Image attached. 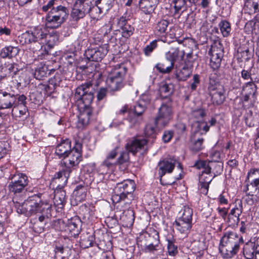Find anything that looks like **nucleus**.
<instances>
[{"mask_svg": "<svg viewBox=\"0 0 259 259\" xmlns=\"http://www.w3.org/2000/svg\"><path fill=\"white\" fill-rule=\"evenodd\" d=\"M19 50L17 47L8 46L5 47L2 51L1 56L3 58H12L16 56Z\"/></svg>", "mask_w": 259, "mask_h": 259, "instance_id": "obj_40", "label": "nucleus"}, {"mask_svg": "<svg viewBox=\"0 0 259 259\" xmlns=\"http://www.w3.org/2000/svg\"><path fill=\"white\" fill-rule=\"evenodd\" d=\"M174 226L180 233L187 235L190 231L192 224L179 218L175 221Z\"/></svg>", "mask_w": 259, "mask_h": 259, "instance_id": "obj_27", "label": "nucleus"}, {"mask_svg": "<svg viewBox=\"0 0 259 259\" xmlns=\"http://www.w3.org/2000/svg\"><path fill=\"white\" fill-rule=\"evenodd\" d=\"M140 10L146 15L142 21L144 23H148L151 19V15L154 11L156 6L152 0H140L139 3Z\"/></svg>", "mask_w": 259, "mask_h": 259, "instance_id": "obj_17", "label": "nucleus"}, {"mask_svg": "<svg viewBox=\"0 0 259 259\" xmlns=\"http://www.w3.org/2000/svg\"><path fill=\"white\" fill-rule=\"evenodd\" d=\"M128 159V155L126 152H122L120 153V156L116 161V163L122 164Z\"/></svg>", "mask_w": 259, "mask_h": 259, "instance_id": "obj_63", "label": "nucleus"}, {"mask_svg": "<svg viewBox=\"0 0 259 259\" xmlns=\"http://www.w3.org/2000/svg\"><path fill=\"white\" fill-rule=\"evenodd\" d=\"M108 52V45L104 44L98 47L88 49L84 54L89 60L98 62L102 60Z\"/></svg>", "mask_w": 259, "mask_h": 259, "instance_id": "obj_12", "label": "nucleus"}, {"mask_svg": "<svg viewBox=\"0 0 259 259\" xmlns=\"http://www.w3.org/2000/svg\"><path fill=\"white\" fill-rule=\"evenodd\" d=\"M94 237L92 235H88L87 237L81 239L80 245L84 248H87L93 246L94 242Z\"/></svg>", "mask_w": 259, "mask_h": 259, "instance_id": "obj_52", "label": "nucleus"}, {"mask_svg": "<svg viewBox=\"0 0 259 259\" xmlns=\"http://www.w3.org/2000/svg\"><path fill=\"white\" fill-rule=\"evenodd\" d=\"M152 238L154 239V241H149L146 244L145 249L149 251H153L156 250V247L158 246L159 243V233L156 230H153L151 233L145 234V237Z\"/></svg>", "mask_w": 259, "mask_h": 259, "instance_id": "obj_28", "label": "nucleus"}, {"mask_svg": "<svg viewBox=\"0 0 259 259\" xmlns=\"http://www.w3.org/2000/svg\"><path fill=\"white\" fill-rule=\"evenodd\" d=\"M25 205L28 208V216L45 212L48 213L52 210V204L47 201H42L40 198L36 195L29 197L26 200Z\"/></svg>", "mask_w": 259, "mask_h": 259, "instance_id": "obj_6", "label": "nucleus"}, {"mask_svg": "<svg viewBox=\"0 0 259 259\" xmlns=\"http://www.w3.org/2000/svg\"><path fill=\"white\" fill-rule=\"evenodd\" d=\"M81 210L84 219L89 220L94 216L95 208L93 205L85 204L81 206Z\"/></svg>", "mask_w": 259, "mask_h": 259, "instance_id": "obj_43", "label": "nucleus"}, {"mask_svg": "<svg viewBox=\"0 0 259 259\" xmlns=\"http://www.w3.org/2000/svg\"><path fill=\"white\" fill-rule=\"evenodd\" d=\"M242 91L250 95L254 94L256 91V86L253 81H249L244 84Z\"/></svg>", "mask_w": 259, "mask_h": 259, "instance_id": "obj_55", "label": "nucleus"}, {"mask_svg": "<svg viewBox=\"0 0 259 259\" xmlns=\"http://www.w3.org/2000/svg\"><path fill=\"white\" fill-rule=\"evenodd\" d=\"M13 202L15 204V207L16 209V211L18 213L28 216V208H27V206L25 205L26 200L23 203H20L17 201L15 202L14 200H13Z\"/></svg>", "mask_w": 259, "mask_h": 259, "instance_id": "obj_47", "label": "nucleus"}, {"mask_svg": "<svg viewBox=\"0 0 259 259\" xmlns=\"http://www.w3.org/2000/svg\"><path fill=\"white\" fill-rule=\"evenodd\" d=\"M167 241V249L168 253L170 255H174L178 252L177 246L174 244V239H168Z\"/></svg>", "mask_w": 259, "mask_h": 259, "instance_id": "obj_56", "label": "nucleus"}, {"mask_svg": "<svg viewBox=\"0 0 259 259\" xmlns=\"http://www.w3.org/2000/svg\"><path fill=\"white\" fill-rule=\"evenodd\" d=\"M61 78L59 74L55 75L49 80V84L45 87L46 91H54L55 88L60 85Z\"/></svg>", "mask_w": 259, "mask_h": 259, "instance_id": "obj_41", "label": "nucleus"}, {"mask_svg": "<svg viewBox=\"0 0 259 259\" xmlns=\"http://www.w3.org/2000/svg\"><path fill=\"white\" fill-rule=\"evenodd\" d=\"M86 188L81 185L77 186L73 192V197L76 202L84 200L86 197Z\"/></svg>", "mask_w": 259, "mask_h": 259, "instance_id": "obj_37", "label": "nucleus"}, {"mask_svg": "<svg viewBox=\"0 0 259 259\" xmlns=\"http://www.w3.org/2000/svg\"><path fill=\"white\" fill-rule=\"evenodd\" d=\"M194 166L197 169H203L202 172H210L211 171V166H210V161L198 160L194 164Z\"/></svg>", "mask_w": 259, "mask_h": 259, "instance_id": "obj_46", "label": "nucleus"}, {"mask_svg": "<svg viewBox=\"0 0 259 259\" xmlns=\"http://www.w3.org/2000/svg\"><path fill=\"white\" fill-rule=\"evenodd\" d=\"M242 242V237L236 232H227L221 239L220 251L226 257L231 258L237 253Z\"/></svg>", "mask_w": 259, "mask_h": 259, "instance_id": "obj_2", "label": "nucleus"}, {"mask_svg": "<svg viewBox=\"0 0 259 259\" xmlns=\"http://www.w3.org/2000/svg\"><path fill=\"white\" fill-rule=\"evenodd\" d=\"M184 55V51H180L178 48H171L166 53L165 58L170 63H172L174 66V63L182 60Z\"/></svg>", "mask_w": 259, "mask_h": 259, "instance_id": "obj_22", "label": "nucleus"}, {"mask_svg": "<svg viewBox=\"0 0 259 259\" xmlns=\"http://www.w3.org/2000/svg\"><path fill=\"white\" fill-rule=\"evenodd\" d=\"M49 13L64 22L68 17L69 11L66 7L60 5L53 7Z\"/></svg>", "mask_w": 259, "mask_h": 259, "instance_id": "obj_24", "label": "nucleus"}, {"mask_svg": "<svg viewBox=\"0 0 259 259\" xmlns=\"http://www.w3.org/2000/svg\"><path fill=\"white\" fill-rule=\"evenodd\" d=\"M196 138L195 136L193 138ZM193 144L192 146V150L194 151H199L203 148V143L204 139L202 138H198L196 139H193Z\"/></svg>", "mask_w": 259, "mask_h": 259, "instance_id": "obj_54", "label": "nucleus"}, {"mask_svg": "<svg viewBox=\"0 0 259 259\" xmlns=\"http://www.w3.org/2000/svg\"><path fill=\"white\" fill-rule=\"evenodd\" d=\"M64 22L48 13L45 18V27L56 29L59 27Z\"/></svg>", "mask_w": 259, "mask_h": 259, "instance_id": "obj_34", "label": "nucleus"}, {"mask_svg": "<svg viewBox=\"0 0 259 259\" xmlns=\"http://www.w3.org/2000/svg\"><path fill=\"white\" fill-rule=\"evenodd\" d=\"M81 151L82 144L78 142H76L75 144L68 153V161L70 166H74L77 165L81 160Z\"/></svg>", "mask_w": 259, "mask_h": 259, "instance_id": "obj_18", "label": "nucleus"}, {"mask_svg": "<svg viewBox=\"0 0 259 259\" xmlns=\"http://www.w3.org/2000/svg\"><path fill=\"white\" fill-rule=\"evenodd\" d=\"M210 166L211 169L213 168V170L215 171L213 172L214 176L220 174L223 171V165L220 163L210 161Z\"/></svg>", "mask_w": 259, "mask_h": 259, "instance_id": "obj_59", "label": "nucleus"}, {"mask_svg": "<svg viewBox=\"0 0 259 259\" xmlns=\"http://www.w3.org/2000/svg\"><path fill=\"white\" fill-rule=\"evenodd\" d=\"M18 69L16 64L10 62H6L0 66V80L7 76H12L16 75Z\"/></svg>", "mask_w": 259, "mask_h": 259, "instance_id": "obj_20", "label": "nucleus"}, {"mask_svg": "<svg viewBox=\"0 0 259 259\" xmlns=\"http://www.w3.org/2000/svg\"><path fill=\"white\" fill-rule=\"evenodd\" d=\"M116 164V161H112L107 158L102 162L100 166V170L102 171V173H106L108 170L112 168L113 166Z\"/></svg>", "mask_w": 259, "mask_h": 259, "instance_id": "obj_48", "label": "nucleus"}, {"mask_svg": "<svg viewBox=\"0 0 259 259\" xmlns=\"http://www.w3.org/2000/svg\"><path fill=\"white\" fill-rule=\"evenodd\" d=\"M193 116L199 119L203 118L206 115V113L203 109H199L194 110L192 112Z\"/></svg>", "mask_w": 259, "mask_h": 259, "instance_id": "obj_64", "label": "nucleus"}, {"mask_svg": "<svg viewBox=\"0 0 259 259\" xmlns=\"http://www.w3.org/2000/svg\"><path fill=\"white\" fill-rule=\"evenodd\" d=\"M47 30L43 25H39L32 28L30 30L26 31L23 34V37L25 39V42L31 44L38 42L40 47H42L44 40L47 37Z\"/></svg>", "mask_w": 259, "mask_h": 259, "instance_id": "obj_8", "label": "nucleus"}, {"mask_svg": "<svg viewBox=\"0 0 259 259\" xmlns=\"http://www.w3.org/2000/svg\"><path fill=\"white\" fill-rule=\"evenodd\" d=\"M145 135L147 137L154 139L156 138L155 127L151 124H147L145 128Z\"/></svg>", "mask_w": 259, "mask_h": 259, "instance_id": "obj_53", "label": "nucleus"}, {"mask_svg": "<svg viewBox=\"0 0 259 259\" xmlns=\"http://www.w3.org/2000/svg\"><path fill=\"white\" fill-rule=\"evenodd\" d=\"M169 22L165 19H161L158 21L155 27V31L158 34H162L165 32Z\"/></svg>", "mask_w": 259, "mask_h": 259, "instance_id": "obj_44", "label": "nucleus"}, {"mask_svg": "<svg viewBox=\"0 0 259 259\" xmlns=\"http://www.w3.org/2000/svg\"><path fill=\"white\" fill-rule=\"evenodd\" d=\"M244 10L245 13L250 15L259 12V0H246Z\"/></svg>", "mask_w": 259, "mask_h": 259, "instance_id": "obj_31", "label": "nucleus"}, {"mask_svg": "<svg viewBox=\"0 0 259 259\" xmlns=\"http://www.w3.org/2000/svg\"><path fill=\"white\" fill-rule=\"evenodd\" d=\"M156 69L160 73L165 74L169 73L174 68L172 63L167 64V62L159 63L155 66Z\"/></svg>", "mask_w": 259, "mask_h": 259, "instance_id": "obj_45", "label": "nucleus"}, {"mask_svg": "<svg viewBox=\"0 0 259 259\" xmlns=\"http://www.w3.org/2000/svg\"><path fill=\"white\" fill-rule=\"evenodd\" d=\"M221 32L224 37H228L231 34V27L230 23L227 20H222L219 24Z\"/></svg>", "mask_w": 259, "mask_h": 259, "instance_id": "obj_42", "label": "nucleus"}, {"mask_svg": "<svg viewBox=\"0 0 259 259\" xmlns=\"http://www.w3.org/2000/svg\"><path fill=\"white\" fill-rule=\"evenodd\" d=\"M49 71L48 66L44 63H40L35 69L34 76L36 79L41 80L50 73Z\"/></svg>", "mask_w": 259, "mask_h": 259, "instance_id": "obj_33", "label": "nucleus"}, {"mask_svg": "<svg viewBox=\"0 0 259 259\" xmlns=\"http://www.w3.org/2000/svg\"><path fill=\"white\" fill-rule=\"evenodd\" d=\"M200 76L198 74H194L193 78L189 81V84L191 90L195 91L200 84Z\"/></svg>", "mask_w": 259, "mask_h": 259, "instance_id": "obj_58", "label": "nucleus"}, {"mask_svg": "<svg viewBox=\"0 0 259 259\" xmlns=\"http://www.w3.org/2000/svg\"><path fill=\"white\" fill-rule=\"evenodd\" d=\"M242 203L241 201L236 202L235 207L232 208L228 215V223L230 225L234 226L239 222V217L242 212Z\"/></svg>", "mask_w": 259, "mask_h": 259, "instance_id": "obj_19", "label": "nucleus"}, {"mask_svg": "<svg viewBox=\"0 0 259 259\" xmlns=\"http://www.w3.org/2000/svg\"><path fill=\"white\" fill-rule=\"evenodd\" d=\"M81 221L78 217H74L68 220L67 229L71 233L72 236L76 237L81 230Z\"/></svg>", "mask_w": 259, "mask_h": 259, "instance_id": "obj_25", "label": "nucleus"}, {"mask_svg": "<svg viewBox=\"0 0 259 259\" xmlns=\"http://www.w3.org/2000/svg\"><path fill=\"white\" fill-rule=\"evenodd\" d=\"M120 220L123 223V226L126 227L132 226L135 220L134 210L132 209L123 210L122 215H120Z\"/></svg>", "mask_w": 259, "mask_h": 259, "instance_id": "obj_29", "label": "nucleus"}, {"mask_svg": "<svg viewBox=\"0 0 259 259\" xmlns=\"http://www.w3.org/2000/svg\"><path fill=\"white\" fill-rule=\"evenodd\" d=\"M174 90V84L166 82H161L159 87V92L161 96L165 98V100L167 98V97L173 93Z\"/></svg>", "mask_w": 259, "mask_h": 259, "instance_id": "obj_38", "label": "nucleus"}, {"mask_svg": "<svg viewBox=\"0 0 259 259\" xmlns=\"http://www.w3.org/2000/svg\"><path fill=\"white\" fill-rule=\"evenodd\" d=\"M148 140L141 137H134L127 142L125 148L127 151L133 153H137L140 150L145 149Z\"/></svg>", "mask_w": 259, "mask_h": 259, "instance_id": "obj_13", "label": "nucleus"}, {"mask_svg": "<svg viewBox=\"0 0 259 259\" xmlns=\"http://www.w3.org/2000/svg\"><path fill=\"white\" fill-rule=\"evenodd\" d=\"M192 74V69L187 66H184L175 75L178 81H185Z\"/></svg>", "mask_w": 259, "mask_h": 259, "instance_id": "obj_39", "label": "nucleus"}, {"mask_svg": "<svg viewBox=\"0 0 259 259\" xmlns=\"http://www.w3.org/2000/svg\"><path fill=\"white\" fill-rule=\"evenodd\" d=\"M197 128L198 131L195 132V137H197V135L199 134L201 135L203 134H205L209 131V126H208L206 122L204 121H200L198 122L197 123Z\"/></svg>", "mask_w": 259, "mask_h": 259, "instance_id": "obj_51", "label": "nucleus"}, {"mask_svg": "<svg viewBox=\"0 0 259 259\" xmlns=\"http://www.w3.org/2000/svg\"><path fill=\"white\" fill-rule=\"evenodd\" d=\"M135 189V184L133 180H126L118 183L112 196L113 203H117L122 201L125 204L129 205L134 199L132 193Z\"/></svg>", "mask_w": 259, "mask_h": 259, "instance_id": "obj_3", "label": "nucleus"}, {"mask_svg": "<svg viewBox=\"0 0 259 259\" xmlns=\"http://www.w3.org/2000/svg\"><path fill=\"white\" fill-rule=\"evenodd\" d=\"M208 54L210 57V66L214 70L218 69L221 65L223 56V50L222 47L212 46Z\"/></svg>", "mask_w": 259, "mask_h": 259, "instance_id": "obj_14", "label": "nucleus"}, {"mask_svg": "<svg viewBox=\"0 0 259 259\" xmlns=\"http://www.w3.org/2000/svg\"><path fill=\"white\" fill-rule=\"evenodd\" d=\"M61 181L63 182L62 184H59L57 186L58 189L55 191L54 198V205L58 208H62L66 203V192L62 189L66 184L67 181V176L64 171H59L55 175L53 182L55 183H60Z\"/></svg>", "mask_w": 259, "mask_h": 259, "instance_id": "obj_5", "label": "nucleus"}, {"mask_svg": "<svg viewBox=\"0 0 259 259\" xmlns=\"http://www.w3.org/2000/svg\"><path fill=\"white\" fill-rule=\"evenodd\" d=\"M171 105L172 102L170 98H167L162 102L154 121L157 128L159 129L164 128L172 119L173 112Z\"/></svg>", "mask_w": 259, "mask_h": 259, "instance_id": "obj_4", "label": "nucleus"}, {"mask_svg": "<svg viewBox=\"0 0 259 259\" xmlns=\"http://www.w3.org/2000/svg\"><path fill=\"white\" fill-rule=\"evenodd\" d=\"M89 4L81 3L76 1L71 13V17L74 21L83 18L89 12Z\"/></svg>", "mask_w": 259, "mask_h": 259, "instance_id": "obj_16", "label": "nucleus"}, {"mask_svg": "<svg viewBox=\"0 0 259 259\" xmlns=\"http://www.w3.org/2000/svg\"><path fill=\"white\" fill-rule=\"evenodd\" d=\"M258 247L253 242L246 243L243 247V254L246 259H253Z\"/></svg>", "mask_w": 259, "mask_h": 259, "instance_id": "obj_32", "label": "nucleus"}, {"mask_svg": "<svg viewBox=\"0 0 259 259\" xmlns=\"http://www.w3.org/2000/svg\"><path fill=\"white\" fill-rule=\"evenodd\" d=\"M252 56V52L248 48H240L238 49L237 58L239 62L248 61Z\"/></svg>", "mask_w": 259, "mask_h": 259, "instance_id": "obj_36", "label": "nucleus"}, {"mask_svg": "<svg viewBox=\"0 0 259 259\" xmlns=\"http://www.w3.org/2000/svg\"><path fill=\"white\" fill-rule=\"evenodd\" d=\"M180 30L177 27L170 28L169 32L166 33L164 39H162V41L168 44H169L170 42H174L175 41H178L179 44L182 43L184 39H179L180 33H177V31Z\"/></svg>", "mask_w": 259, "mask_h": 259, "instance_id": "obj_30", "label": "nucleus"}, {"mask_svg": "<svg viewBox=\"0 0 259 259\" xmlns=\"http://www.w3.org/2000/svg\"><path fill=\"white\" fill-rule=\"evenodd\" d=\"M157 46V40L152 41L149 45H147L144 49V52L146 56H149L151 52Z\"/></svg>", "mask_w": 259, "mask_h": 259, "instance_id": "obj_60", "label": "nucleus"}, {"mask_svg": "<svg viewBox=\"0 0 259 259\" xmlns=\"http://www.w3.org/2000/svg\"><path fill=\"white\" fill-rule=\"evenodd\" d=\"M9 179L11 181L8 185V189L15 194L21 193L28 183L27 176L22 173L11 175Z\"/></svg>", "mask_w": 259, "mask_h": 259, "instance_id": "obj_9", "label": "nucleus"}, {"mask_svg": "<svg viewBox=\"0 0 259 259\" xmlns=\"http://www.w3.org/2000/svg\"><path fill=\"white\" fill-rule=\"evenodd\" d=\"M16 101V98L14 95L4 92L0 97V109L11 108Z\"/></svg>", "mask_w": 259, "mask_h": 259, "instance_id": "obj_23", "label": "nucleus"}, {"mask_svg": "<svg viewBox=\"0 0 259 259\" xmlns=\"http://www.w3.org/2000/svg\"><path fill=\"white\" fill-rule=\"evenodd\" d=\"M94 87L90 82L85 83L76 89L75 97L80 112L78 116V128H82L89 123L92 115L91 104L94 98Z\"/></svg>", "mask_w": 259, "mask_h": 259, "instance_id": "obj_1", "label": "nucleus"}, {"mask_svg": "<svg viewBox=\"0 0 259 259\" xmlns=\"http://www.w3.org/2000/svg\"><path fill=\"white\" fill-rule=\"evenodd\" d=\"M145 106L142 103H139L134 107V112L138 116L141 115L145 111Z\"/></svg>", "mask_w": 259, "mask_h": 259, "instance_id": "obj_61", "label": "nucleus"}, {"mask_svg": "<svg viewBox=\"0 0 259 259\" xmlns=\"http://www.w3.org/2000/svg\"><path fill=\"white\" fill-rule=\"evenodd\" d=\"M176 164H178V167L180 169H182L181 164L174 157L165 158L159 162L158 165V175L160 181H161L162 177L166 173L169 174L172 171Z\"/></svg>", "mask_w": 259, "mask_h": 259, "instance_id": "obj_11", "label": "nucleus"}, {"mask_svg": "<svg viewBox=\"0 0 259 259\" xmlns=\"http://www.w3.org/2000/svg\"><path fill=\"white\" fill-rule=\"evenodd\" d=\"M174 7L176 11L182 9L186 5L185 0H173Z\"/></svg>", "mask_w": 259, "mask_h": 259, "instance_id": "obj_62", "label": "nucleus"}, {"mask_svg": "<svg viewBox=\"0 0 259 259\" xmlns=\"http://www.w3.org/2000/svg\"><path fill=\"white\" fill-rule=\"evenodd\" d=\"M251 179L250 186L253 188V191H250L248 195L252 197L251 202H257L259 200V168H251L247 173L246 180Z\"/></svg>", "mask_w": 259, "mask_h": 259, "instance_id": "obj_10", "label": "nucleus"}, {"mask_svg": "<svg viewBox=\"0 0 259 259\" xmlns=\"http://www.w3.org/2000/svg\"><path fill=\"white\" fill-rule=\"evenodd\" d=\"M121 28L122 30V36L125 38H128L131 35H132L134 30V28L132 27L130 25H126L125 26L121 27Z\"/></svg>", "mask_w": 259, "mask_h": 259, "instance_id": "obj_57", "label": "nucleus"}, {"mask_svg": "<svg viewBox=\"0 0 259 259\" xmlns=\"http://www.w3.org/2000/svg\"><path fill=\"white\" fill-rule=\"evenodd\" d=\"M71 142L69 139L62 141L56 148L55 153L60 158H66L71 150Z\"/></svg>", "mask_w": 259, "mask_h": 259, "instance_id": "obj_21", "label": "nucleus"}, {"mask_svg": "<svg viewBox=\"0 0 259 259\" xmlns=\"http://www.w3.org/2000/svg\"><path fill=\"white\" fill-rule=\"evenodd\" d=\"M105 12L104 10L101 8L100 5L96 3V5L91 7L89 6V12L91 18L95 20H99L102 16V13Z\"/></svg>", "mask_w": 259, "mask_h": 259, "instance_id": "obj_35", "label": "nucleus"}, {"mask_svg": "<svg viewBox=\"0 0 259 259\" xmlns=\"http://www.w3.org/2000/svg\"><path fill=\"white\" fill-rule=\"evenodd\" d=\"M114 0H97L96 4L100 5L105 12H108L112 8Z\"/></svg>", "mask_w": 259, "mask_h": 259, "instance_id": "obj_50", "label": "nucleus"}, {"mask_svg": "<svg viewBox=\"0 0 259 259\" xmlns=\"http://www.w3.org/2000/svg\"><path fill=\"white\" fill-rule=\"evenodd\" d=\"M126 72V69L125 67L118 64L109 74L106 83L111 91H117L123 87V78Z\"/></svg>", "mask_w": 259, "mask_h": 259, "instance_id": "obj_7", "label": "nucleus"}, {"mask_svg": "<svg viewBox=\"0 0 259 259\" xmlns=\"http://www.w3.org/2000/svg\"><path fill=\"white\" fill-rule=\"evenodd\" d=\"M210 172H202L199 176V184L201 192L206 194L208 192L209 184L211 182L214 176L210 175Z\"/></svg>", "mask_w": 259, "mask_h": 259, "instance_id": "obj_26", "label": "nucleus"}, {"mask_svg": "<svg viewBox=\"0 0 259 259\" xmlns=\"http://www.w3.org/2000/svg\"><path fill=\"white\" fill-rule=\"evenodd\" d=\"M208 89L214 103L221 104L223 102L225 97L223 93L224 90L222 85L219 83L212 84L210 83Z\"/></svg>", "mask_w": 259, "mask_h": 259, "instance_id": "obj_15", "label": "nucleus"}, {"mask_svg": "<svg viewBox=\"0 0 259 259\" xmlns=\"http://www.w3.org/2000/svg\"><path fill=\"white\" fill-rule=\"evenodd\" d=\"M182 211V216L180 217L179 219L192 223L193 215L192 209L189 207L185 206Z\"/></svg>", "mask_w": 259, "mask_h": 259, "instance_id": "obj_49", "label": "nucleus"}]
</instances>
